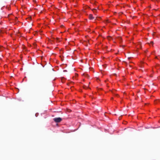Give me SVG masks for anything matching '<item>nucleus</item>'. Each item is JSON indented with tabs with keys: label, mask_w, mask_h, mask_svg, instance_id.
I'll return each instance as SVG.
<instances>
[{
	"label": "nucleus",
	"mask_w": 160,
	"mask_h": 160,
	"mask_svg": "<svg viewBox=\"0 0 160 160\" xmlns=\"http://www.w3.org/2000/svg\"><path fill=\"white\" fill-rule=\"evenodd\" d=\"M53 120L56 122H59L61 121L62 119L60 118H54Z\"/></svg>",
	"instance_id": "1"
},
{
	"label": "nucleus",
	"mask_w": 160,
	"mask_h": 160,
	"mask_svg": "<svg viewBox=\"0 0 160 160\" xmlns=\"http://www.w3.org/2000/svg\"><path fill=\"white\" fill-rule=\"evenodd\" d=\"M89 18L90 20L94 18L92 14H90L89 17Z\"/></svg>",
	"instance_id": "2"
},
{
	"label": "nucleus",
	"mask_w": 160,
	"mask_h": 160,
	"mask_svg": "<svg viewBox=\"0 0 160 160\" xmlns=\"http://www.w3.org/2000/svg\"><path fill=\"white\" fill-rule=\"evenodd\" d=\"M143 62H140V67H141V68H142L143 67Z\"/></svg>",
	"instance_id": "3"
},
{
	"label": "nucleus",
	"mask_w": 160,
	"mask_h": 160,
	"mask_svg": "<svg viewBox=\"0 0 160 160\" xmlns=\"http://www.w3.org/2000/svg\"><path fill=\"white\" fill-rule=\"evenodd\" d=\"M8 10H10V8L9 7V6H8Z\"/></svg>",
	"instance_id": "4"
},
{
	"label": "nucleus",
	"mask_w": 160,
	"mask_h": 160,
	"mask_svg": "<svg viewBox=\"0 0 160 160\" xmlns=\"http://www.w3.org/2000/svg\"><path fill=\"white\" fill-rule=\"evenodd\" d=\"M151 44H153V42H151Z\"/></svg>",
	"instance_id": "5"
}]
</instances>
